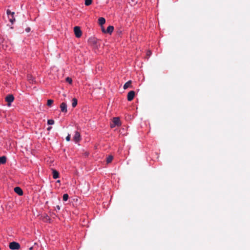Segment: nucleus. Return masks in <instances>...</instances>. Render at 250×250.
<instances>
[{"instance_id":"obj_23","label":"nucleus","mask_w":250,"mask_h":250,"mask_svg":"<svg viewBox=\"0 0 250 250\" xmlns=\"http://www.w3.org/2000/svg\"><path fill=\"white\" fill-rule=\"evenodd\" d=\"M66 81L67 82H68L69 83L71 84L72 82V79L69 78V77H67L66 78Z\"/></svg>"},{"instance_id":"obj_1","label":"nucleus","mask_w":250,"mask_h":250,"mask_svg":"<svg viewBox=\"0 0 250 250\" xmlns=\"http://www.w3.org/2000/svg\"><path fill=\"white\" fill-rule=\"evenodd\" d=\"M74 32L75 36L79 38H80L82 35V32L79 26H75L74 28Z\"/></svg>"},{"instance_id":"obj_25","label":"nucleus","mask_w":250,"mask_h":250,"mask_svg":"<svg viewBox=\"0 0 250 250\" xmlns=\"http://www.w3.org/2000/svg\"><path fill=\"white\" fill-rule=\"evenodd\" d=\"M12 12H11L10 10H7L6 11V13L8 16H9L10 15H11Z\"/></svg>"},{"instance_id":"obj_9","label":"nucleus","mask_w":250,"mask_h":250,"mask_svg":"<svg viewBox=\"0 0 250 250\" xmlns=\"http://www.w3.org/2000/svg\"><path fill=\"white\" fill-rule=\"evenodd\" d=\"M52 174H53V177L54 179H57L59 177V174L57 170H56L55 169H53L52 170Z\"/></svg>"},{"instance_id":"obj_17","label":"nucleus","mask_w":250,"mask_h":250,"mask_svg":"<svg viewBox=\"0 0 250 250\" xmlns=\"http://www.w3.org/2000/svg\"><path fill=\"white\" fill-rule=\"evenodd\" d=\"M77 104V100L76 98H73L72 100V106L75 107Z\"/></svg>"},{"instance_id":"obj_3","label":"nucleus","mask_w":250,"mask_h":250,"mask_svg":"<svg viewBox=\"0 0 250 250\" xmlns=\"http://www.w3.org/2000/svg\"><path fill=\"white\" fill-rule=\"evenodd\" d=\"M20 247V244L15 242H12L9 244V248L11 250H18Z\"/></svg>"},{"instance_id":"obj_13","label":"nucleus","mask_w":250,"mask_h":250,"mask_svg":"<svg viewBox=\"0 0 250 250\" xmlns=\"http://www.w3.org/2000/svg\"><path fill=\"white\" fill-rule=\"evenodd\" d=\"M89 42L92 44H96L97 42V40L94 38H91L89 39Z\"/></svg>"},{"instance_id":"obj_21","label":"nucleus","mask_w":250,"mask_h":250,"mask_svg":"<svg viewBox=\"0 0 250 250\" xmlns=\"http://www.w3.org/2000/svg\"><path fill=\"white\" fill-rule=\"evenodd\" d=\"M68 199V195L67 194H64L63 195V200L66 201Z\"/></svg>"},{"instance_id":"obj_10","label":"nucleus","mask_w":250,"mask_h":250,"mask_svg":"<svg viewBox=\"0 0 250 250\" xmlns=\"http://www.w3.org/2000/svg\"><path fill=\"white\" fill-rule=\"evenodd\" d=\"M105 22V20L104 18L101 17L98 19V23L100 25L102 26Z\"/></svg>"},{"instance_id":"obj_12","label":"nucleus","mask_w":250,"mask_h":250,"mask_svg":"<svg viewBox=\"0 0 250 250\" xmlns=\"http://www.w3.org/2000/svg\"><path fill=\"white\" fill-rule=\"evenodd\" d=\"M114 30V27L113 26H109L106 30V33H109L111 34Z\"/></svg>"},{"instance_id":"obj_27","label":"nucleus","mask_w":250,"mask_h":250,"mask_svg":"<svg viewBox=\"0 0 250 250\" xmlns=\"http://www.w3.org/2000/svg\"><path fill=\"white\" fill-rule=\"evenodd\" d=\"M25 31L27 32H29L30 31V28L29 27H27L25 29Z\"/></svg>"},{"instance_id":"obj_15","label":"nucleus","mask_w":250,"mask_h":250,"mask_svg":"<svg viewBox=\"0 0 250 250\" xmlns=\"http://www.w3.org/2000/svg\"><path fill=\"white\" fill-rule=\"evenodd\" d=\"M6 161V158L4 156L0 157V165L3 164L5 163Z\"/></svg>"},{"instance_id":"obj_22","label":"nucleus","mask_w":250,"mask_h":250,"mask_svg":"<svg viewBox=\"0 0 250 250\" xmlns=\"http://www.w3.org/2000/svg\"><path fill=\"white\" fill-rule=\"evenodd\" d=\"M47 123L48 125H52L54 124V121L53 120H48L47 121Z\"/></svg>"},{"instance_id":"obj_26","label":"nucleus","mask_w":250,"mask_h":250,"mask_svg":"<svg viewBox=\"0 0 250 250\" xmlns=\"http://www.w3.org/2000/svg\"><path fill=\"white\" fill-rule=\"evenodd\" d=\"M101 27H102V32L104 33H106V30L104 29V28L103 25L101 26Z\"/></svg>"},{"instance_id":"obj_6","label":"nucleus","mask_w":250,"mask_h":250,"mask_svg":"<svg viewBox=\"0 0 250 250\" xmlns=\"http://www.w3.org/2000/svg\"><path fill=\"white\" fill-rule=\"evenodd\" d=\"M135 96V92L134 91H130L127 94V100L128 101L132 100Z\"/></svg>"},{"instance_id":"obj_16","label":"nucleus","mask_w":250,"mask_h":250,"mask_svg":"<svg viewBox=\"0 0 250 250\" xmlns=\"http://www.w3.org/2000/svg\"><path fill=\"white\" fill-rule=\"evenodd\" d=\"M28 80L30 83H33L35 82L34 78L31 75L28 76Z\"/></svg>"},{"instance_id":"obj_24","label":"nucleus","mask_w":250,"mask_h":250,"mask_svg":"<svg viewBox=\"0 0 250 250\" xmlns=\"http://www.w3.org/2000/svg\"><path fill=\"white\" fill-rule=\"evenodd\" d=\"M66 140L67 141H69L70 140V135L68 134V135L66 137Z\"/></svg>"},{"instance_id":"obj_8","label":"nucleus","mask_w":250,"mask_h":250,"mask_svg":"<svg viewBox=\"0 0 250 250\" xmlns=\"http://www.w3.org/2000/svg\"><path fill=\"white\" fill-rule=\"evenodd\" d=\"M14 191L18 194L19 195H22L23 191L21 188L20 187H17L14 188Z\"/></svg>"},{"instance_id":"obj_29","label":"nucleus","mask_w":250,"mask_h":250,"mask_svg":"<svg viewBox=\"0 0 250 250\" xmlns=\"http://www.w3.org/2000/svg\"><path fill=\"white\" fill-rule=\"evenodd\" d=\"M56 209H57V210H60V207L59 205H57L56 207Z\"/></svg>"},{"instance_id":"obj_30","label":"nucleus","mask_w":250,"mask_h":250,"mask_svg":"<svg viewBox=\"0 0 250 250\" xmlns=\"http://www.w3.org/2000/svg\"><path fill=\"white\" fill-rule=\"evenodd\" d=\"M51 127H48V130H50L51 129Z\"/></svg>"},{"instance_id":"obj_28","label":"nucleus","mask_w":250,"mask_h":250,"mask_svg":"<svg viewBox=\"0 0 250 250\" xmlns=\"http://www.w3.org/2000/svg\"><path fill=\"white\" fill-rule=\"evenodd\" d=\"M151 52H150V51H148L147 52L146 55H147V56H149L151 55Z\"/></svg>"},{"instance_id":"obj_31","label":"nucleus","mask_w":250,"mask_h":250,"mask_svg":"<svg viewBox=\"0 0 250 250\" xmlns=\"http://www.w3.org/2000/svg\"><path fill=\"white\" fill-rule=\"evenodd\" d=\"M57 182H58V183H60V180H58V181H57Z\"/></svg>"},{"instance_id":"obj_5","label":"nucleus","mask_w":250,"mask_h":250,"mask_svg":"<svg viewBox=\"0 0 250 250\" xmlns=\"http://www.w3.org/2000/svg\"><path fill=\"white\" fill-rule=\"evenodd\" d=\"M14 99V97L12 95H9L6 97L5 100L8 103V105L9 106H10L11 103L13 101Z\"/></svg>"},{"instance_id":"obj_14","label":"nucleus","mask_w":250,"mask_h":250,"mask_svg":"<svg viewBox=\"0 0 250 250\" xmlns=\"http://www.w3.org/2000/svg\"><path fill=\"white\" fill-rule=\"evenodd\" d=\"M131 81H128L127 82H126L124 85V88L125 89H127V88H128L129 87H130L131 86Z\"/></svg>"},{"instance_id":"obj_7","label":"nucleus","mask_w":250,"mask_h":250,"mask_svg":"<svg viewBox=\"0 0 250 250\" xmlns=\"http://www.w3.org/2000/svg\"><path fill=\"white\" fill-rule=\"evenodd\" d=\"M61 111L64 113H66L67 111V104L65 103H62L60 105Z\"/></svg>"},{"instance_id":"obj_2","label":"nucleus","mask_w":250,"mask_h":250,"mask_svg":"<svg viewBox=\"0 0 250 250\" xmlns=\"http://www.w3.org/2000/svg\"><path fill=\"white\" fill-rule=\"evenodd\" d=\"M120 125H121V123H120L119 118L116 117V118H113L112 122L110 124V126L111 128H114L116 126Z\"/></svg>"},{"instance_id":"obj_11","label":"nucleus","mask_w":250,"mask_h":250,"mask_svg":"<svg viewBox=\"0 0 250 250\" xmlns=\"http://www.w3.org/2000/svg\"><path fill=\"white\" fill-rule=\"evenodd\" d=\"M14 14L15 13L13 12L11 13V15L8 16L9 18V21L12 23H13L15 21V19L14 17Z\"/></svg>"},{"instance_id":"obj_18","label":"nucleus","mask_w":250,"mask_h":250,"mask_svg":"<svg viewBox=\"0 0 250 250\" xmlns=\"http://www.w3.org/2000/svg\"><path fill=\"white\" fill-rule=\"evenodd\" d=\"M92 0H85L84 4L86 6H89L91 4Z\"/></svg>"},{"instance_id":"obj_4","label":"nucleus","mask_w":250,"mask_h":250,"mask_svg":"<svg viewBox=\"0 0 250 250\" xmlns=\"http://www.w3.org/2000/svg\"><path fill=\"white\" fill-rule=\"evenodd\" d=\"M73 140L76 143L79 142L81 140V135L79 132L75 131V135L73 137Z\"/></svg>"},{"instance_id":"obj_20","label":"nucleus","mask_w":250,"mask_h":250,"mask_svg":"<svg viewBox=\"0 0 250 250\" xmlns=\"http://www.w3.org/2000/svg\"><path fill=\"white\" fill-rule=\"evenodd\" d=\"M53 101L52 100H51V99L48 100L47 102V105L49 106H50L52 105V104H53Z\"/></svg>"},{"instance_id":"obj_19","label":"nucleus","mask_w":250,"mask_h":250,"mask_svg":"<svg viewBox=\"0 0 250 250\" xmlns=\"http://www.w3.org/2000/svg\"><path fill=\"white\" fill-rule=\"evenodd\" d=\"M113 160V157L111 155L109 156L106 159L107 163H110Z\"/></svg>"}]
</instances>
